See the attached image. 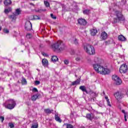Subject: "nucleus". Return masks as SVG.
I'll list each match as a JSON object with an SVG mask.
<instances>
[{
  "label": "nucleus",
  "instance_id": "nucleus-47",
  "mask_svg": "<svg viewBox=\"0 0 128 128\" xmlns=\"http://www.w3.org/2000/svg\"><path fill=\"white\" fill-rule=\"evenodd\" d=\"M72 86H76V84H78L76 81L72 82Z\"/></svg>",
  "mask_w": 128,
  "mask_h": 128
},
{
  "label": "nucleus",
  "instance_id": "nucleus-52",
  "mask_svg": "<svg viewBox=\"0 0 128 128\" xmlns=\"http://www.w3.org/2000/svg\"><path fill=\"white\" fill-rule=\"evenodd\" d=\"M30 6H34V4H32V3H30Z\"/></svg>",
  "mask_w": 128,
  "mask_h": 128
},
{
  "label": "nucleus",
  "instance_id": "nucleus-4",
  "mask_svg": "<svg viewBox=\"0 0 128 128\" xmlns=\"http://www.w3.org/2000/svg\"><path fill=\"white\" fill-rule=\"evenodd\" d=\"M84 49L88 54L92 55L96 54L94 48V46H92V45L86 44V46H84Z\"/></svg>",
  "mask_w": 128,
  "mask_h": 128
},
{
  "label": "nucleus",
  "instance_id": "nucleus-23",
  "mask_svg": "<svg viewBox=\"0 0 128 128\" xmlns=\"http://www.w3.org/2000/svg\"><path fill=\"white\" fill-rule=\"evenodd\" d=\"M83 14H90V10L89 9H86V10H83Z\"/></svg>",
  "mask_w": 128,
  "mask_h": 128
},
{
  "label": "nucleus",
  "instance_id": "nucleus-45",
  "mask_svg": "<svg viewBox=\"0 0 128 128\" xmlns=\"http://www.w3.org/2000/svg\"><path fill=\"white\" fill-rule=\"evenodd\" d=\"M76 62H80V57H77L76 58Z\"/></svg>",
  "mask_w": 128,
  "mask_h": 128
},
{
  "label": "nucleus",
  "instance_id": "nucleus-30",
  "mask_svg": "<svg viewBox=\"0 0 128 128\" xmlns=\"http://www.w3.org/2000/svg\"><path fill=\"white\" fill-rule=\"evenodd\" d=\"M73 44H76V46H78V40H76V38H75L72 42Z\"/></svg>",
  "mask_w": 128,
  "mask_h": 128
},
{
  "label": "nucleus",
  "instance_id": "nucleus-1",
  "mask_svg": "<svg viewBox=\"0 0 128 128\" xmlns=\"http://www.w3.org/2000/svg\"><path fill=\"white\" fill-rule=\"evenodd\" d=\"M93 68L98 74H108L110 72V70L108 68H104V67L98 64H94Z\"/></svg>",
  "mask_w": 128,
  "mask_h": 128
},
{
  "label": "nucleus",
  "instance_id": "nucleus-19",
  "mask_svg": "<svg viewBox=\"0 0 128 128\" xmlns=\"http://www.w3.org/2000/svg\"><path fill=\"white\" fill-rule=\"evenodd\" d=\"M44 112L47 114H52V112H54V110H50V108H46V109H44Z\"/></svg>",
  "mask_w": 128,
  "mask_h": 128
},
{
  "label": "nucleus",
  "instance_id": "nucleus-13",
  "mask_svg": "<svg viewBox=\"0 0 128 128\" xmlns=\"http://www.w3.org/2000/svg\"><path fill=\"white\" fill-rule=\"evenodd\" d=\"M100 36L102 40H106L108 38V34L106 32H102Z\"/></svg>",
  "mask_w": 128,
  "mask_h": 128
},
{
  "label": "nucleus",
  "instance_id": "nucleus-21",
  "mask_svg": "<svg viewBox=\"0 0 128 128\" xmlns=\"http://www.w3.org/2000/svg\"><path fill=\"white\" fill-rule=\"evenodd\" d=\"M20 12H22V10H20V8H18L16 9L14 14H16V16H19V14H20Z\"/></svg>",
  "mask_w": 128,
  "mask_h": 128
},
{
  "label": "nucleus",
  "instance_id": "nucleus-53",
  "mask_svg": "<svg viewBox=\"0 0 128 128\" xmlns=\"http://www.w3.org/2000/svg\"><path fill=\"white\" fill-rule=\"evenodd\" d=\"M2 0H0V4H2Z\"/></svg>",
  "mask_w": 128,
  "mask_h": 128
},
{
  "label": "nucleus",
  "instance_id": "nucleus-12",
  "mask_svg": "<svg viewBox=\"0 0 128 128\" xmlns=\"http://www.w3.org/2000/svg\"><path fill=\"white\" fill-rule=\"evenodd\" d=\"M54 118L55 120H56V122H60V124L62 123V119H60V118L58 116V114H55Z\"/></svg>",
  "mask_w": 128,
  "mask_h": 128
},
{
  "label": "nucleus",
  "instance_id": "nucleus-32",
  "mask_svg": "<svg viewBox=\"0 0 128 128\" xmlns=\"http://www.w3.org/2000/svg\"><path fill=\"white\" fill-rule=\"evenodd\" d=\"M22 83L23 84H27L26 80L24 78H23L22 80Z\"/></svg>",
  "mask_w": 128,
  "mask_h": 128
},
{
  "label": "nucleus",
  "instance_id": "nucleus-56",
  "mask_svg": "<svg viewBox=\"0 0 128 128\" xmlns=\"http://www.w3.org/2000/svg\"><path fill=\"white\" fill-rule=\"evenodd\" d=\"M126 94L128 95V91L126 92Z\"/></svg>",
  "mask_w": 128,
  "mask_h": 128
},
{
  "label": "nucleus",
  "instance_id": "nucleus-9",
  "mask_svg": "<svg viewBox=\"0 0 128 128\" xmlns=\"http://www.w3.org/2000/svg\"><path fill=\"white\" fill-rule=\"evenodd\" d=\"M86 118L87 120H98L100 118V117H96L94 114H86Z\"/></svg>",
  "mask_w": 128,
  "mask_h": 128
},
{
  "label": "nucleus",
  "instance_id": "nucleus-8",
  "mask_svg": "<svg viewBox=\"0 0 128 128\" xmlns=\"http://www.w3.org/2000/svg\"><path fill=\"white\" fill-rule=\"evenodd\" d=\"M114 96L117 100H120L124 96V94L122 92H116L114 94Z\"/></svg>",
  "mask_w": 128,
  "mask_h": 128
},
{
  "label": "nucleus",
  "instance_id": "nucleus-24",
  "mask_svg": "<svg viewBox=\"0 0 128 128\" xmlns=\"http://www.w3.org/2000/svg\"><path fill=\"white\" fill-rule=\"evenodd\" d=\"M16 16L14 13H13V14L11 15L10 18L12 20H16Z\"/></svg>",
  "mask_w": 128,
  "mask_h": 128
},
{
  "label": "nucleus",
  "instance_id": "nucleus-51",
  "mask_svg": "<svg viewBox=\"0 0 128 128\" xmlns=\"http://www.w3.org/2000/svg\"><path fill=\"white\" fill-rule=\"evenodd\" d=\"M103 94H104V96H106V92H104V91L103 92Z\"/></svg>",
  "mask_w": 128,
  "mask_h": 128
},
{
  "label": "nucleus",
  "instance_id": "nucleus-22",
  "mask_svg": "<svg viewBox=\"0 0 128 128\" xmlns=\"http://www.w3.org/2000/svg\"><path fill=\"white\" fill-rule=\"evenodd\" d=\"M51 60L53 62H58V58L56 56H52L51 58Z\"/></svg>",
  "mask_w": 128,
  "mask_h": 128
},
{
  "label": "nucleus",
  "instance_id": "nucleus-48",
  "mask_svg": "<svg viewBox=\"0 0 128 128\" xmlns=\"http://www.w3.org/2000/svg\"><path fill=\"white\" fill-rule=\"evenodd\" d=\"M92 94L94 96V98H96L98 96V94H96V92H93Z\"/></svg>",
  "mask_w": 128,
  "mask_h": 128
},
{
  "label": "nucleus",
  "instance_id": "nucleus-10",
  "mask_svg": "<svg viewBox=\"0 0 128 128\" xmlns=\"http://www.w3.org/2000/svg\"><path fill=\"white\" fill-rule=\"evenodd\" d=\"M24 28L26 30H32V22L30 21H27L25 24Z\"/></svg>",
  "mask_w": 128,
  "mask_h": 128
},
{
  "label": "nucleus",
  "instance_id": "nucleus-38",
  "mask_svg": "<svg viewBox=\"0 0 128 128\" xmlns=\"http://www.w3.org/2000/svg\"><path fill=\"white\" fill-rule=\"evenodd\" d=\"M75 82L77 83L78 84H80V78L77 79Z\"/></svg>",
  "mask_w": 128,
  "mask_h": 128
},
{
  "label": "nucleus",
  "instance_id": "nucleus-63",
  "mask_svg": "<svg viewBox=\"0 0 128 128\" xmlns=\"http://www.w3.org/2000/svg\"><path fill=\"white\" fill-rule=\"evenodd\" d=\"M97 114H100V112H97Z\"/></svg>",
  "mask_w": 128,
  "mask_h": 128
},
{
  "label": "nucleus",
  "instance_id": "nucleus-33",
  "mask_svg": "<svg viewBox=\"0 0 128 128\" xmlns=\"http://www.w3.org/2000/svg\"><path fill=\"white\" fill-rule=\"evenodd\" d=\"M3 32L5 34H8V32H10V30H8V29H6V28H4L3 30Z\"/></svg>",
  "mask_w": 128,
  "mask_h": 128
},
{
  "label": "nucleus",
  "instance_id": "nucleus-50",
  "mask_svg": "<svg viewBox=\"0 0 128 128\" xmlns=\"http://www.w3.org/2000/svg\"><path fill=\"white\" fill-rule=\"evenodd\" d=\"M122 114H126V111L124 110H122Z\"/></svg>",
  "mask_w": 128,
  "mask_h": 128
},
{
  "label": "nucleus",
  "instance_id": "nucleus-28",
  "mask_svg": "<svg viewBox=\"0 0 128 128\" xmlns=\"http://www.w3.org/2000/svg\"><path fill=\"white\" fill-rule=\"evenodd\" d=\"M63 126H66V128H74V126H72V125L70 124H65Z\"/></svg>",
  "mask_w": 128,
  "mask_h": 128
},
{
  "label": "nucleus",
  "instance_id": "nucleus-62",
  "mask_svg": "<svg viewBox=\"0 0 128 128\" xmlns=\"http://www.w3.org/2000/svg\"><path fill=\"white\" fill-rule=\"evenodd\" d=\"M93 100L94 101V99H93Z\"/></svg>",
  "mask_w": 128,
  "mask_h": 128
},
{
  "label": "nucleus",
  "instance_id": "nucleus-20",
  "mask_svg": "<svg viewBox=\"0 0 128 128\" xmlns=\"http://www.w3.org/2000/svg\"><path fill=\"white\" fill-rule=\"evenodd\" d=\"M4 6H10L12 4V0H5L4 2Z\"/></svg>",
  "mask_w": 128,
  "mask_h": 128
},
{
  "label": "nucleus",
  "instance_id": "nucleus-14",
  "mask_svg": "<svg viewBox=\"0 0 128 128\" xmlns=\"http://www.w3.org/2000/svg\"><path fill=\"white\" fill-rule=\"evenodd\" d=\"M90 34L91 36H96L98 33V30L96 28H92L90 30Z\"/></svg>",
  "mask_w": 128,
  "mask_h": 128
},
{
  "label": "nucleus",
  "instance_id": "nucleus-43",
  "mask_svg": "<svg viewBox=\"0 0 128 128\" xmlns=\"http://www.w3.org/2000/svg\"><path fill=\"white\" fill-rule=\"evenodd\" d=\"M32 92H38V88H34L32 89Z\"/></svg>",
  "mask_w": 128,
  "mask_h": 128
},
{
  "label": "nucleus",
  "instance_id": "nucleus-2",
  "mask_svg": "<svg viewBox=\"0 0 128 128\" xmlns=\"http://www.w3.org/2000/svg\"><path fill=\"white\" fill-rule=\"evenodd\" d=\"M52 48L57 52H62L66 49V45L61 40H58L55 44H52Z\"/></svg>",
  "mask_w": 128,
  "mask_h": 128
},
{
  "label": "nucleus",
  "instance_id": "nucleus-58",
  "mask_svg": "<svg viewBox=\"0 0 128 128\" xmlns=\"http://www.w3.org/2000/svg\"><path fill=\"white\" fill-rule=\"evenodd\" d=\"M62 7L64 8V5H62Z\"/></svg>",
  "mask_w": 128,
  "mask_h": 128
},
{
  "label": "nucleus",
  "instance_id": "nucleus-26",
  "mask_svg": "<svg viewBox=\"0 0 128 128\" xmlns=\"http://www.w3.org/2000/svg\"><path fill=\"white\" fill-rule=\"evenodd\" d=\"M12 12V8H10V7H9L8 8H6L4 10L5 14H8V12Z\"/></svg>",
  "mask_w": 128,
  "mask_h": 128
},
{
  "label": "nucleus",
  "instance_id": "nucleus-7",
  "mask_svg": "<svg viewBox=\"0 0 128 128\" xmlns=\"http://www.w3.org/2000/svg\"><path fill=\"white\" fill-rule=\"evenodd\" d=\"M128 72V66L126 64L122 65L120 68V74H126Z\"/></svg>",
  "mask_w": 128,
  "mask_h": 128
},
{
  "label": "nucleus",
  "instance_id": "nucleus-40",
  "mask_svg": "<svg viewBox=\"0 0 128 128\" xmlns=\"http://www.w3.org/2000/svg\"><path fill=\"white\" fill-rule=\"evenodd\" d=\"M94 62L96 64H98V58H95L94 59Z\"/></svg>",
  "mask_w": 128,
  "mask_h": 128
},
{
  "label": "nucleus",
  "instance_id": "nucleus-39",
  "mask_svg": "<svg viewBox=\"0 0 128 128\" xmlns=\"http://www.w3.org/2000/svg\"><path fill=\"white\" fill-rule=\"evenodd\" d=\"M0 120L2 121V122H4V117L2 116H0Z\"/></svg>",
  "mask_w": 128,
  "mask_h": 128
},
{
  "label": "nucleus",
  "instance_id": "nucleus-3",
  "mask_svg": "<svg viewBox=\"0 0 128 128\" xmlns=\"http://www.w3.org/2000/svg\"><path fill=\"white\" fill-rule=\"evenodd\" d=\"M113 12H114L117 18H114L113 24H116V22H118L124 21V16H123L122 12H120L118 10H113Z\"/></svg>",
  "mask_w": 128,
  "mask_h": 128
},
{
  "label": "nucleus",
  "instance_id": "nucleus-42",
  "mask_svg": "<svg viewBox=\"0 0 128 128\" xmlns=\"http://www.w3.org/2000/svg\"><path fill=\"white\" fill-rule=\"evenodd\" d=\"M106 46H108V44H110V40H107L105 42Z\"/></svg>",
  "mask_w": 128,
  "mask_h": 128
},
{
  "label": "nucleus",
  "instance_id": "nucleus-17",
  "mask_svg": "<svg viewBox=\"0 0 128 128\" xmlns=\"http://www.w3.org/2000/svg\"><path fill=\"white\" fill-rule=\"evenodd\" d=\"M79 88H80V90H82V92H86V94H88V90H86V86H80Z\"/></svg>",
  "mask_w": 128,
  "mask_h": 128
},
{
  "label": "nucleus",
  "instance_id": "nucleus-57",
  "mask_svg": "<svg viewBox=\"0 0 128 128\" xmlns=\"http://www.w3.org/2000/svg\"><path fill=\"white\" fill-rule=\"evenodd\" d=\"M80 128H84V126H82Z\"/></svg>",
  "mask_w": 128,
  "mask_h": 128
},
{
  "label": "nucleus",
  "instance_id": "nucleus-15",
  "mask_svg": "<svg viewBox=\"0 0 128 128\" xmlns=\"http://www.w3.org/2000/svg\"><path fill=\"white\" fill-rule=\"evenodd\" d=\"M42 64L44 66H48V62L46 58L42 60Z\"/></svg>",
  "mask_w": 128,
  "mask_h": 128
},
{
  "label": "nucleus",
  "instance_id": "nucleus-35",
  "mask_svg": "<svg viewBox=\"0 0 128 128\" xmlns=\"http://www.w3.org/2000/svg\"><path fill=\"white\" fill-rule=\"evenodd\" d=\"M8 126H9L10 128H14V124L12 123H8Z\"/></svg>",
  "mask_w": 128,
  "mask_h": 128
},
{
  "label": "nucleus",
  "instance_id": "nucleus-60",
  "mask_svg": "<svg viewBox=\"0 0 128 128\" xmlns=\"http://www.w3.org/2000/svg\"><path fill=\"white\" fill-rule=\"evenodd\" d=\"M43 56H44V54H43Z\"/></svg>",
  "mask_w": 128,
  "mask_h": 128
},
{
  "label": "nucleus",
  "instance_id": "nucleus-49",
  "mask_svg": "<svg viewBox=\"0 0 128 128\" xmlns=\"http://www.w3.org/2000/svg\"><path fill=\"white\" fill-rule=\"evenodd\" d=\"M124 118L125 122H126L128 120H126V114H124Z\"/></svg>",
  "mask_w": 128,
  "mask_h": 128
},
{
  "label": "nucleus",
  "instance_id": "nucleus-6",
  "mask_svg": "<svg viewBox=\"0 0 128 128\" xmlns=\"http://www.w3.org/2000/svg\"><path fill=\"white\" fill-rule=\"evenodd\" d=\"M112 79L114 81L116 86H120L122 84V80L118 76L113 75L112 76Z\"/></svg>",
  "mask_w": 128,
  "mask_h": 128
},
{
  "label": "nucleus",
  "instance_id": "nucleus-34",
  "mask_svg": "<svg viewBox=\"0 0 128 128\" xmlns=\"http://www.w3.org/2000/svg\"><path fill=\"white\" fill-rule=\"evenodd\" d=\"M32 128H38V125L36 124H32V126H31Z\"/></svg>",
  "mask_w": 128,
  "mask_h": 128
},
{
  "label": "nucleus",
  "instance_id": "nucleus-54",
  "mask_svg": "<svg viewBox=\"0 0 128 128\" xmlns=\"http://www.w3.org/2000/svg\"><path fill=\"white\" fill-rule=\"evenodd\" d=\"M2 30V26H0V32Z\"/></svg>",
  "mask_w": 128,
  "mask_h": 128
},
{
  "label": "nucleus",
  "instance_id": "nucleus-25",
  "mask_svg": "<svg viewBox=\"0 0 128 128\" xmlns=\"http://www.w3.org/2000/svg\"><path fill=\"white\" fill-rule=\"evenodd\" d=\"M105 99L106 100L108 106H112V105L110 104V99H108V96H106Z\"/></svg>",
  "mask_w": 128,
  "mask_h": 128
},
{
  "label": "nucleus",
  "instance_id": "nucleus-37",
  "mask_svg": "<svg viewBox=\"0 0 128 128\" xmlns=\"http://www.w3.org/2000/svg\"><path fill=\"white\" fill-rule=\"evenodd\" d=\"M26 37L27 38H32V34H28L26 35Z\"/></svg>",
  "mask_w": 128,
  "mask_h": 128
},
{
  "label": "nucleus",
  "instance_id": "nucleus-64",
  "mask_svg": "<svg viewBox=\"0 0 128 128\" xmlns=\"http://www.w3.org/2000/svg\"><path fill=\"white\" fill-rule=\"evenodd\" d=\"M75 76H76V75H75Z\"/></svg>",
  "mask_w": 128,
  "mask_h": 128
},
{
  "label": "nucleus",
  "instance_id": "nucleus-11",
  "mask_svg": "<svg viewBox=\"0 0 128 128\" xmlns=\"http://www.w3.org/2000/svg\"><path fill=\"white\" fill-rule=\"evenodd\" d=\"M78 22L80 26H86V20L84 18H79L78 20Z\"/></svg>",
  "mask_w": 128,
  "mask_h": 128
},
{
  "label": "nucleus",
  "instance_id": "nucleus-59",
  "mask_svg": "<svg viewBox=\"0 0 128 128\" xmlns=\"http://www.w3.org/2000/svg\"><path fill=\"white\" fill-rule=\"evenodd\" d=\"M110 10H112V8H110Z\"/></svg>",
  "mask_w": 128,
  "mask_h": 128
},
{
  "label": "nucleus",
  "instance_id": "nucleus-61",
  "mask_svg": "<svg viewBox=\"0 0 128 128\" xmlns=\"http://www.w3.org/2000/svg\"><path fill=\"white\" fill-rule=\"evenodd\" d=\"M92 126H89V128H90Z\"/></svg>",
  "mask_w": 128,
  "mask_h": 128
},
{
  "label": "nucleus",
  "instance_id": "nucleus-41",
  "mask_svg": "<svg viewBox=\"0 0 128 128\" xmlns=\"http://www.w3.org/2000/svg\"><path fill=\"white\" fill-rule=\"evenodd\" d=\"M40 84V82L38 80H36L35 81V84L36 86H38V84Z\"/></svg>",
  "mask_w": 128,
  "mask_h": 128
},
{
  "label": "nucleus",
  "instance_id": "nucleus-29",
  "mask_svg": "<svg viewBox=\"0 0 128 128\" xmlns=\"http://www.w3.org/2000/svg\"><path fill=\"white\" fill-rule=\"evenodd\" d=\"M44 4L46 6V8H49V6H50V2H48L44 1Z\"/></svg>",
  "mask_w": 128,
  "mask_h": 128
},
{
  "label": "nucleus",
  "instance_id": "nucleus-44",
  "mask_svg": "<svg viewBox=\"0 0 128 128\" xmlns=\"http://www.w3.org/2000/svg\"><path fill=\"white\" fill-rule=\"evenodd\" d=\"M0 92H4V88L2 86L0 87Z\"/></svg>",
  "mask_w": 128,
  "mask_h": 128
},
{
  "label": "nucleus",
  "instance_id": "nucleus-27",
  "mask_svg": "<svg viewBox=\"0 0 128 128\" xmlns=\"http://www.w3.org/2000/svg\"><path fill=\"white\" fill-rule=\"evenodd\" d=\"M34 10H35V12H46V9H44V10L35 9Z\"/></svg>",
  "mask_w": 128,
  "mask_h": 128
},
{
  "label": "nucleus",
  "instance_id": "nucleus-55",
  "mask_svg": "<svg viewBox=\"0 0 128 128\" xmlns=\"http://www.w3.org/2000/svg\"><path fill=\"white\" fill-rule=\"evenodd\" d=\"M8 62H10V59H8Z\"/></svg>",
  "mask_w": 128,
  "mask_h": 128
},
{
  "label": "nucleus",
  "instance_id": "nucleus-16",
  "mask_svg": "<svg viewBox=\"0 0 128 128\" xmlns=\"http://www.w3.org/2000/svg\"><path fill=\"white\" fill-rule=\"evenodd\" d=\"M118 40L120 42H126V38L122 35H120L118 36Z\"/></svg>",
  "mask_w": 128,
  "mask_h": 128
},
{
  "label": "nucleus",
  "instance_id": "nucleus-5",
  "mask_svg": "<svg viewBox=\"0 0 128 128\" xmlns=\"http://www.w3.org/2000/svg\"><path fill=\"white\" fill-rule=\"evenodd\" d=\"M8 104L5 106L6 108L8 110H13L16 106V102L14 99H10L8 100Z\"/></svg>",
  "mask_w": 128,
  "mask_h": 128
},
{
  "label": "nucleus",
  "instance_id": "nucleus-31",
  "mask_svg": "<svg viewBox=\"0 0 128 128\" xmlns=\"http://www.w3.org/2000/svg\"><path fill=\"white\" fill-rule=\"evenodd\" d=\"M40 18L38 16L34 15V20H40Z\"/></svg>",
  "mask_w": 128,
  "mask_h": 128
},
{
  "label": "nucleus",
  "instance_id": "nucleus-18",
  "mask_svg": "<svg viewBox=\"0 0 128 128\" xmlns=\"http://www.w3.org/2000/svg\"><path fill=\"white\" fill-rule=\"evenodd\" d=\"M38 98V94L33 95L31 97V100L32 102H36Z\"/></svg>",
  "mask_w": 128,
  "mask_h": 128
},
{
  "label": "nucleus",
  "instance_id": "nucleus-36",
  "mask_svg": "<svg viewBox=\"0 0 128 128\" xmlns=\"http://www.w3.org/2000/svg\"><path fill=\"white\" fill-rule=\"evenodd\" d=\"M50 16H51L52 18H53V20L56 19V16H54V14H50Z\"/></svg>",
  "mask_w": 128,
  "mask_h": 128
},
{
  "label": "nucleus",
  "instance_id": "nucleus-46",
  "mask_svg": "<svg viewBox=\"0 0 128 128\" xmlns=\"http://www.w3.org/2000/svg\"><path fill=\"white\" fill-rule=\"evenodd\" d=\"M64 64H68V60H64Z\"/></svg>",
  "mask_w": 128,
  "mask_h": 128
}]
</instances>
